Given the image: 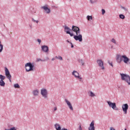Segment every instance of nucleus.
Returning a JSON list of instances; mask_svg holds the SVG:
<instances>
[{
    "instance_id": "21",
    "label": "nucleus",
    "mask_w": 130,
    "mask_h": 130,
    "mask_svg": "<svg viewBox=\"0 0 130 130\" xmlns=\"http://www.w3.org/2000/svg\"><path fill=\"white\" fill-rule=\"evenodd\" d=\"M55 58H57V59H59L60 60H62V57L60 56H55Z\"/></svg>"
},
{
    "instance_id": "14",
    "label": "nucleus",
    "mask_w": 130,
    "mask_h": 130,
    "mask_svg": "<svg viewBox=\"0 0 130 130\" xmlns=\"http://www.w3.org/2000/svg\"><path fill=\"white\" fill-rule=\"evenodd\" d=\"M41 48H42V50L44 52H48V51H49V48L47 46H45V45L42 46L41 47Z\"/></svg>"
},
{
    "instance_id": "18",
    "label": "nucleus",
    "mask_w": 130,
    "mask_h": 130,
    "mask_svg": "<svg viewBox=\"0 0 130 130\" xmlns=\"http://www.w3.org/2000/svg\"><path fill=\"white\" fill-rule=\"evenodd\" d=\"M55 127L56 130H61V127H60V126L59 124H55Z\"/></svg>"
},
{
    "instance_id": "4",
    "label": "nucleus",
    "mask_w": 130,
    "mask_h": 130,
    "mask_svg": "<svg viewBox=\"0 0 130 130\" xmlns=\"http://www.w3.org/2000/svg\"><path fill=\"white\" fill-rule=\"evenodd\" d=\"M74 39L76 41H79V42H82L83 41V36L80 34H77L74 36Z\"/></svg>"
},
{
    "instance_id": "16",
    "label": "nucleus",
    "mask_w": 130,
    "mask_h": 130,
    "mask_svg": "<svg viewBox=\"0 0 130 130\" xmlns=\"http://www.w3.org/2000/svg\"><path fill=\"white\" fill-rule=\"evenodd\" d=\"M94 121H92L90 124V126L88 128V130H95V126H94Z\"/></svg>"
},
{
    "instance_id": "36",
    "label": "nucleus",
    "mask_w": 130,
    "mask_h": 130,
    "mask_svg": "<svg viewBox=\"0 0 130 130\" xmlns=\"http://www.w3.org/2000/svg\"><path fill=\"white\" fill-rule=\"evenodd\" d=\"M55 58H53L52 59V60H55Z\"/></svg>"
},
{
    "instance_id": "26",
    "label": "nucleus",
    "mask_w": 130,
    "mask_h": 130,
    "mask_svg": "<svg viewBox=\"0 0 130 130\" xmlns=\"http://www.w3.org/2000/svg\"><path fill=\"white\" fill-rule=\"evenodd\" d=\"M14 87L15 88H20V85H19L18 84H14Z\"/></svg>"
},
{
    "instance_id": "39",
    "label": "nucleus",
    "mask_w": 130,
    "mask_h": 130,
    "mask_svg": "<svg viewBox=\"0 0 130 130\" xmlns=\"http://www.w3.org/2000/svg\"><path fill=\"white\" fill-rule=\"evenodd\" d=\"M124 130H127L126 128H125Z\"/></svg>"
},
{
    "instance_id": "22",
    "label": "nucleus",
    "mask_w": 130,
    "mask_h": 130,
    "mask_svg": "<svg viewBox=\"0 0 130 130\" xmlns=\"http://www.w3.org/2000/svg\"><path fill=\"white\" fill-rule=\"evenodd\" d=\"M119 18L120 19H123L125 18V16L124 15H122V14H120V15H119Z\"/></svg>"
},
{
    "instance_id": "10",
    "label": "nucleus",
    "mask_w": 130,
    "mask_h": 130,
    "mask_svg": "<svg viewBox=\"0 0 130 130\" xmlns=\"http://www.w3.org/2000/svg\"><path fill=\"white\" fill-rule=\"evenodd\" d=\"M96 62L99 64V67L101 68L102 70H105V68H104V64L102 60L98 59Z\"/></svg>"
},
{
    "instance_id": "7",
    "label": "nucleus",
    "mask_w": 130,
    "mask_h": 130,
    "mask_svg": "<svg viewBox=\"0 0 130 130\" xmlns=\"http://www.w3.org/2000/svg\"><path fill=\"white\" fill-rule=\"evenodd\" d=\"M5 75L7 78V79H9L10 82H12V80H11L12 78V76L11 75V74H10V71H9V69L8 68H5Z\"/></svg>"
},
{
    "instance_id": "3",
    "label": "nucleus",
    "mask_w": 130,
    "mask_h": 130,
    "mask_svg": "<svg viewBox=\"0 0 130 130\" xmlns=\"http://www.w3.org/2000/svg\"><path fill=\"white\" fill-rule=\"evenodd\" d=\"M25 70L26 72H31V71H34L33 68L34 66L31 63V62H28L25 64Z\"/></svg>"
},
{
    "instance_id": "13",
    "label": "nucleus",
    "mask_w": 130,
    "mask_h": 130,
    "mask_svg": "<svg viewBox=\"0 0 130 130\" xmlns=\"http://www.w3.org/2000/svg\"><path fill=\"white\" fill-rule=\"evenodd\" d=\"M73 75L75 76V78H77V79H79V80H82V77L80 76V74L78 73L77 71H73Z\"/></svg>"
},
{
    "instance_id": "30",
    "label": "nucleus",
    "mask_w": 130,
    "mask_h": 130,
    "mask_svg": "<svg viewBox=\"0 0 130 130\" xmlns=\"http://www.w3.org/2000/svg\"><path fill=\"white\" fill-rule=\"evenodd\" d=\"M32 20L33 22H34V23H35V22H36V23H37V24H38V23L39 22L38 20H35L33 18L32 19Z\"/></svg>"
},
{
    "instance_id": "6",
    "label": "nucleus",
    "mask_w": 130,
    "mask_h": 130,
    "mask_svg": "<svg viewBox=\"0 0 130 130\" xmlns=\"http://www.w3.org/2000/svg\"><path fill=\"white\" fill-rule=\"evenodd\" d=\"M72 30L74 31V32H75L76 35H78V34H81V30H80V28L76 26L73 25Z\"/></svg>"
},
{
    "instance_id": "38",
    "label": "nucleus",
    "mask_w": 130,
    "mask_h": 130,
    "mask_svg": "<svg viewBox=\"0 0 130 130\" xmlns=\"http://www.w3.org/2000/svg\"><path fill=\"white\" fill-rule=\"evenodd\" d=\"M71 47H72V48H73V47H74V45H72Z\"/></svg>"
},
{
    "instance_id": "32",
    "label": "nucleus",
    "mask_w": 130,
    "mask_h": 130,
    "mask_svg": "<svg viewBox=\"0 0 130 130\" xmlns=\"http://www.w3.org/2000/svg\"><path fill=\"white\" fill-rule=\"evenodd\" d=\"M102 15H104V14H105V10L104 9H102Z\"/></svg>"
},
{
    "instance_id": "9",
    "label": "nucleus",
    "mask_w": 130,
    "mask_h": 130,
    "mask_svg": "<svg viewBox=\"0 0 130 130\" xmlns=\"http://www.w3.org/2000/svg\"><path fill=\"white\" fill-rule=\"evenodd\" d=\"M71 30L72 29L67 26H64V32H66L67 34H69V35H70V36L72 37L74 36V34H73V33H71Z\"/></svg>"
},
{
    "instance_id": "24",
    "label": "nucleus",
    "mask_w": 130,
    "mask_h": 130,
    "mask_svg": "<svg viewBox=\"0 0 130 130\" xmlns=\"http://www.w3.org/2000/svg\"><path fill=\"white\" fill-rule=\"evenodd\" d=\"M92 18L91 16H87V20L88 21H90V20H92Z\"/></svg>"
},
{
    "instance_id": "1",
    "label": "nucleus",
    "mask_w": 130,
    "mask_h": 130,
    "mask_svg": "<svg viewBox=\"0 0 130 130\" xmlns=\"http://www.w3.org/2000/svg\"><path fill=\"white\" fill-rule=\"evenodd\" d=\"M116 60L119 63H120L122 61H123L124 63H127V62L129 61L130 59L127 57L126 55H117L116 56Z\"/></svg>"
},
{
    "instance_id": "2",
    "label": "nucleus",
    "mask_w": 130,
    "mask_h": 130,
    "mask_svg": "<svg viewBox=\"0 0 130 130\" xmlns=\"http://www.w3.org/2000/svg\"><path fill=\"white\" fill-rule=\"evenodd\" d=\"M121 76V79L122 80V81H125L126 83L128 84V85H130V77L128 75L124 74H120Z\"/></svg>"
},
{
    "instance_id": "19",
    "label": "nucleus",
    "mask_w": 130,
    "mask_h": 130,
    "mask_svg": "<svg viewBox=\"0 0 130 130\" xmlns=\"http://www.w3.org/2000/svg\"><path fill=\"white\" fill-rule=\"evenodd\" d=\"M33 94L35 96H37L39 94V91L38 90H35L33 91Z\"/></svg>"
},
{
    "instance_id": "31",
    "label": "nucleus",
    "mask_w": 130,
    "mask_h": 130,
    "mask_svg": "<svg viewBox=\"0 0 130 130\" xmlns=\"http://www.w3.org/2000/svg\"><path fill=\"white\" fill-rule=\"evenodd\" d=\"M77 130H82V126H81V124H79V126Z\"/></svg>"
},
{
    "instance_id": "35",
    "label": "nucleus",
    "mask_w": 130,
    "mask_h": 130,
    "mask_svg": "<svg viewBox=\"0 0 130 130\" xmlns=\"http://www.w3.org/2000/svg\"><path fill=\"white\" fill-rule=\"evenodd\" d=\"M56 110H57V108H56V107L54 108V111H56Z\"/></svg>"
},
{
    "instance_id": "8",
    "label": "nucleus",
    "mask_w": 130,
    "mask_h": 130,
    "mask_svg": "<svg viewBox=\"0 0 130 130\" xmlns=\"http://www.w3.org/2000/svg\"><path fill=\"white\" fill-rule=\"evenodd\" d=\"M0 86L2 87H5V85H6V83L4 81V80L6 79V76H3L2 75H0Z\"/></svg>"
},
{
    "instance_id": "28",
    "label": "nucleus",
    "mask_w": 130,
    "mask_h": 130,
    "mask_svg": "<svg viewBox=\"0 0 130 130\" xmlns=\"http://www.w3.org/2000/svg\"><path fill=\"white\" fill-rule=\"evenodd\" d=\"M90 1L91 4H94V3H96V2H97V0H90Z\"/></svg>"
},
{
    "instance_id": "12",
    "label": "nucleus",
    "mask_w": 130,
    "mask_h": 130,
    "mask_svg": "<svg viewBox=\"0 0 130 130\" xmlns=\"http://www.w3.org/2000/svg\"><path fill=\"white\" fill-rule=\"evenodd\" d=\"M41 94L44 96V98H47V90L46 89H42L41 91Z\"/></svg>"
},
{
    "instance_id": "34",
    "label": "nucleus",
    "mask_w": 130,
    "mask_h": 130,
    "mask_svg": "<svg viewBox=\"0 0 130 130\" xmlns=\"http://www.w3.org/2000/svg\"><path fill=\"white\" fill-rule=\"evenodd\" d=\"M38 42H39V44H40V43H41V40L38 39Z\"/></svg>"
},
{
    "instance_id": "29",
    "label": "nucleus",
    "mask_w": 130,
    "mask_h": 130,
    "mask_svg": "<svg viewBox=\"0 0 130 130\" xmlns=\"http://www.w3.org/2000/svg\"><path fill=\"white\" fill-rule=\"evenodd\" d=\"M79 62L82 63V66H84V62H83V60L82 59H79Z\"/></svg>"
},
{
    "instance_id": "40",
    "label": "nucleus",
    "mask_w": 130,
    "mask_h": 130,
    "mask_svg": "<svg viewBox=\"0 0 130 130\" xmlns=\"http://www.w3.org/2000/svg\"><path fill=\"white\" fill-rule=\"evenodd\" d=\"M68 42H70V41H68Z\"/></svg>"
},
{
    "instance_id": "17",
    "label": "nucleus",
    "mask_w": 130,
    "mask_h": 130,
    "mask_svg": "<svg viewBox=\"0 0 130 130\" xmlns=\"http://www.w3.org/2000/svg\"><path fill=\"white\" fill-rule=\"evenodd\" d=\"M41 8L42 9H43V10L45 11L47 14H49V13H50V9L48 8L47 6H43Z\"/></svg>"
},
{
    "instance_id": "23",
    "label": "nucleus",
    "mask_w": 130,
    "mask_h": 130,
    "mask_svg": "<svg viewBox=\"0 0 130 130\" xmlns=\"http://www.w3.org/2000/svg\"><path fill=\"white\" fill-rule=\"evenodd\" d=\"M5 130H17V128L15 127H13L10 129H5Z\"/></svg>"
},
{
    "instance_id": "15",
    "label": "nucleus",
    "mask_w": 130,
    "mask_h": 130,
    "mask_svg": "<svg viewBox=\"0 0 130 130\" xmlns=\"http://www.w3.org/2000/svg\"><path fill=\"white\" fill-rule=\"evenodd\" d=\"M65 102L67 103L68 106H69L70 109H71V110H74L73 108V106H72V104L71 103V102H70V101H68V100L67 99L65 100Z\"/></svg>"
},
{
    "instance_id": "33",
    "label": "nucleus",
    "mask_w": 130,
    "mask_h": 130,
    "mask_svg": "<svg viewBox=\"0 0 130 130\" xmlns=\"http://www.w3.org/2000/svg\"><path fill=\"white\" fill-rule=\"evenodd\" d=\"M108 63H109V64H110V66H111V67H113V64H112V62L110 63V62L109 61Z\"/></svg>"
},
{
    "instance_id": "37",
    "label": "nucleus",
    "mask_w": 130,
    "mask_h": 130,
    "mask_svg": "<svg viewBox=\"0 0 130 130\" xmlns=\"http://www.w3.org/2000/svg\"><path fill=\"white\" fill-rule=\"evenodd\" d=\"M40 60H41V59H40V58L38 59V61H40Z\"/></svg>"
},
{
    "instance_id": "27",
    "label": "nucleus",
    "mask_w": 130,
    "mask_h": 130,
    "mask_svg": "<svg viewBox=\"0 0 130 130\" xmlns=\"http://www.w3.org/2000/svg\"><path fill=\"white\" fill-rule=\"evenodd\" d=\"M90 96H91V97H94L95 94H94V93H93L92 91H91L90 92Z\"/></svg>"
},
{
    "instance_id": "5",
    "label": "nucleus",
    "mask_w": 130,
    "mask_h": 130,
    "mask_svg": "<svg viewBox=\"0 0 130 130\" xmlns=\"http://www.w3.org/2000/svg\"><path fill=\"white\" fill-rule=\"evenodd\" d=\"M109 107H111L114 110H118V109L116 108V104L115 103H112L110 101L107 102Z\"/></svg>"
},
{
    "instance_id": "25",
    "label": "nucleus",
    "mask_w": 130,
    "mask_h": 130,
    "mask_svg": "<svg viewBox=\"0 0 130 130\" xmlns=\"http://www.w3.org/2000/svg\"><path fill=\"white\" fill-rule=\"evenodd\" d=\"M111 41L113 43H114V44H116V41L115 40V39H112Z\"/></svg>"
},
{
    "instance_id": "11",
    "label": "nucleus",
    "mask_w": 130,
    "mask_h": 130,
    "mask_svg": "<svg viewBox=\"0 0 130 130\" xmlns=\"http://www.w3.org/2000/svg\"><path fill=\"white\" fill-rule=\"evenodd\" d=\"M122 109L125 114L127 113V109H128V105L127 104H123L122 106Z\"/></svg>"
},
{
    "instance_id": "20",
    "label": "nucleus",
    "mask_w": 130,
    "mask_h": 130,
    "mask_svg": "<svg viewBox=\"0 0 130 130\" xmlns=\"http://www.w3.org/2000/svg\"><path fill=\"white\" fill-rule=\"evenodd\" d=\"M4 49V46L2 44H0V53L3 52Z\"/></svg>"
}]
</instances>
